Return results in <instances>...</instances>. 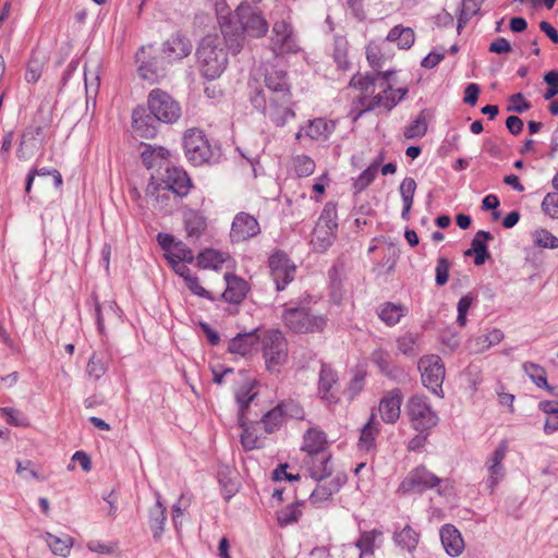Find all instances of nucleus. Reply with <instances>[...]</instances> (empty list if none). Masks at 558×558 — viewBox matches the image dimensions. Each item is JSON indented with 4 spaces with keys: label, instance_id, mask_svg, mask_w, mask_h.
Wrapping results in <instances>:
<instances>
[{
    "label": "nucleus",
    "instance_id": "1",
    "mask_svg": "<svg viewBox=\"0 0 558 558\" xmlns=\"http://www.w3.org/2000/svg\"><path fill=\"white\" fill-rule=\"evenodd\" d=\"M391 71L379 72L375 76H354L351 84L363 95L364 110L384 107L391 110L407 95V88L392 89L389 80Z\"/></svg>",
    "mask_w": 558,
    "mask_h": 558
},
{
    "label": "nucleus",
    "instance_id": "2",
    "mask_svg": "<svg viewBox=\"0 0 558 558\" xmlns=\"http://www.w3.org/2000/svg\"><path fill=\"white\" fill-rule=\"evenodd\" d=\"M218 20L225 38L240 35L259 38L268 32L264 16L248 5H240L232 14H225L223 9H218Z\"/></svg>",
    "mask_w": 558,
    "mask_h": 558
},
{
    "label": "nucleus",
    "instance_id": "3",
    "mask_svg": "<svg viewBox=\"0 0 558 558\" xmlns=\"http://www.w3.org/2000/svg\"><path fill=\"white\" fill-rule=\"evenodd\" d=\"M197 62L206 77L211 80L219 77L228 62L223 39L218 35L204 37L197 49Z\"/></svg>",
    "mask_w": 558,
    "mask_h": 558
},
{
    "label": "nucleus",
    "instance_id": "4",
    "mask_svg": "<svg viewBox=\"0 0 558 558\" xmlns=\"http://www.w3.org/2000/svg\"><path fill=\"white\" fill-rule=\"evenodd\" d=\"M182 146L185 158L193 166L207 165L215 158L209 140L199 129H187L182 136Z\"/></svg>",
    "mask_w": 558,
    "mask_h": 558
},
{
    "label": "nucleus",
    "instance_id": "5",
    "mask_svg": "<svg viewBox=\"0 0 558 558\" xmlns=\"http://www.w3.org/2000/svg\"><path fill=\"white\" fill-rule=\"evenodd\" d=\"M263 355L268 371L278 372L288 360V344L281 331L271 329L260 338Z\"/></svg>",
    "mask_w": 558,
    "mask_h": 558
},
{
    "label": "nucleus",
    "instance_id": "6",
    "mask_svg": "<svg viewBox=\"0 0 558 558\" xmlns=\"http://www.w3.org/2000/svg\"><path fill=\"white\" fill-rule=\"evenodd\" d=\"M282 319L286 327L296 333L318 332L326 326V319L323 316L313 314L306 308H288Z\"/></svg>",
    "mask_w": 558,
    "mask_h": 558
},
{
    "label": "nucleus",
    "instance_id": "7",
    "mask_svg": "<svg viewBox=\"0 0 558 558\" xmlns=\"http://www.w3.org/2000/svg\"><path fill=\"white\" fill-rule=\"evenodd\" d=\"M421 379L428 390L438 397L442 396V383L445 380V365L438 355H424L418 361Z\"/></svg>",
    "mask_w": 558,
    "mask_h": 558
},
{
    "label": "nucleus",
    "instance_id": "8",
    "mask_svg": "<svg viewBox=\"0 0 558 558\" xmlns=\"http://www.w3.org/2000/svg\"><path fill=\"white\" fill-rule=\"evenodd\" d=\"M148 109L156 120L163 123H173L181 116L179 102L161 89H155L149 94Z\"/></svg>",
    "mask_w": 558,
    "mask_h": 558
},
{
    "label": "nucleus",
    "instance_id": "9",
    "mask_svg": "<svg viewBox=\"0 0 558 558\" xmlns=\"http://www.w3.org/2000/svg\"><path fill=\"white\" fill-rule=\"evenodd\" d=\"M407 414L416 429L426 430L437 425L438 416L425 397L414 395L407 401Z\"/></svg>",
    "mask_w": 558,
    "mask_h": 558
},
{
    "label": "nucleus",
    "instance_id": "10",
    "mask_svg": "<svg viewBox=\"0 0 558 558\" xmlns=\"http://www.w3.org/2000/svg\"><path fill=\"white\" fill-rule=\"evenodd\" d=\"M338 228L337 214L332 208H325L316 223L312 236V246L317 252H325L331 246Z\"/></svg>",
    "mask_w": 558,
    "mask_h": 558
},
{
    "label": "nucleus",
    "instance_id": "11",
    "mask_svg": "<svg viewBox=\"0 0 558 558\" xmlns=\"http://www.w3.org/2000/svg\"><path fill=\"white\" fill-rule=\"evenodd\" d=\"M137 73L144 81L157 82L162 74V68L157 59V50L151 46L141 47L136 54Z\"/></svg>",
    "mask_w": 558,
    "mask_h": 558
},
{
    "label": "nucleus",
    "instance_id": "12",
    "mask_svg": "<svg viewBox=\"0 0 558 558\" xmlns=\"http://www.w3.org/2000/svg\"><path fill=\"white\" fill-rule=\"evenodd\" d=\"M317 396L327 405H335L339 402L338 375L333 369L325 366L320 369Z\"/></svg>",
    "mask_w": 558,
    "mask_h": 558
},
{
    "label": "nucleus",
    "instance_id": "13",
    "mask_svg": "<svg viewBox=\"0 0 558 558\" xmlns=\"http://www.w3.org/2000/svg\"><path fill=\"white\" fill-rule=\"evenodd\" d=\"M269 267L278 290H282L293 279L295 266L286 254L280 252L272 254L269 258Z\"/></svg>",
    "mask_w": 558,
    "mask_h": 558
},
{
    "label": "nucleus",
    "instance_id": "14",
    "mask_svg": "<svg viewBox=\"0 0 558 558\" xmlns=\"http://www.w3.org/2000/svg\"><path fill=\"white\" fill-rule=\"evenodd\" d=\"M167 522V508L161 500V496L156 490V504L149 508L147 515V525L151 532V537L155 543H160L163 537Z\"/></svg>",
    "mask_w": 558,
    "mask_h": 558
},
{
    "label": "nucleus",
    "instance_id": "15",
    "mask_svg": "<svg viewBox=\"0 0 558 558\" xmlns=\"http://www.w3.org/2000/svg\"><path fill=\"white\" fill-rule=\"evenodd\" d=\"M403 395L400 389H392L387 392L378 403V413L387 424L396 423L401 414Z\"/></svg>",
    "mask_w": 558,
    "mask_h": 558
},
{
    "label": "nucleus",
    "instance_id": "16",
    "mask_svg": "<svg viewBox=\"0 0 558 558\" xmlns=\"http://www.w3.org/2000/svg\"><path fill=\"white\" fill-rule=\"evenodd\" d=\"M165 187L178 196H185L192 189V181L185 170L168 167L162 177Z\"/></svg>",
    "mask_w": 558,
    "mask_h": 558
},
{
    "label": "nucleus",
    "instance_id": "17",
    "mask_svg": "<svg viewBox=\"0 0 558 558\" xmlns=\"http://www.w3.org/2000/svg\"><path fill=\"white\" fill-rule=\"evenodd\" d=\"M260 338L256 331L239 333L229 341L228 350L236 356H248L257 351Z\"/></svg>",
    "mask_w": 558,
    "mask_h": 558
},
{
    "label": "nucleus",
    "instance_id": "18",
    "mask_svg": "<svg viewBox=\"0 0 558 558\" xmlns=\"http://www.w3.org/2000/svg\"><path fill=\"white\" fill-rule=\"evenodd\" d=\"M259 223L255 217L241 213L232 222L231 236L235 241H245L259 233Z\"/></svg>",
    "mask_w": 558,
    "mask_h": 558
},
{
    "label": "nucleus",
    "instance_id": "19",
    "mask_svg": "<svg viewBox=\"0 0 558 558\" xmlns=\"http://www.w3.org/2000/svg\"><path fill=\"white\" fill-rule=\"evenodd\" d=\"M441 544L446 553L451 557H457L464 549V541L461 532L453 524H445L439 531Z\"/></svg>",
    "mask_w": 558,
    "mask_h": 558
},
{
    "label": "nucleus",
    "instance_id": "20",
    "mask_svg": "<svg viewBox=\"0 0 558 558\" xmlns=\"http://www.w3.org/2000/svg\"><path fill=\"white\" fill-rule=\"evenodd\" d=\"M272 31V43L279 52L284 53L298 51L299 46L289 24L286 22H278L274 25Z\"/></svg>",
    "mask_w": 558,
    "mask_h": 558
},
{
    "label": "nucleus",
    "instance_id": "21",
    "mask_svg": "<svg viewBox=\"0 0 558 558\" xmlns=\"http://www.w3.org/2000/svg\"><path fill=\"white\" fill-rule=\"evenodd\" d=\"M226 290L220 294V296L229 303H240L248 292L247 282L234 275L226 274Z\"/></svg>",
    "mask_w": 558,
    "mask_h": 558
},
{
    "label": "nucleus",
    "instance_id": "22",
    "mask_svg": "<svg viewBox=\"0 0 558 558\" xmlns=\"http://www.w3.org/2000/svg\"><path fill=\"white\" fill-rule=\"evenodd\" d=\"M504 339V333L499 329H492L483 335L471 338L468 341V349L471 353L480 354L494 345H497Z\"/></svg>",
    "mask_w": 558,
    "mask_h": 558
},
{
    "label": "nucleus",
    "instance_id": "23",
    "mask_svg": "<svg viewBox=\"0 0 558 558\" xmlns=\"http://www.w3.org/2000/svg\"><path fill=\"white\" fill-rule=\"evenodd\" d=\"M192 51V45L185 37L175 34L171 36L163 47V52L170 61L181 60Z\"/></svg>",
    "mask_w": 558,
    "mask_h": 558
},
{
    "label": "nucleus",
    "instance_id": "24",
    "mask_svg": "<svg viewBox=\"0 0 558 558\" xmlns=\"http://www.w3.org/2000/svg\"><path fill=\"white\" fill-rule=\"evenodd\" d=\"M132 129L134 133L141 137H153L155 135V126L153 118L143 107H137L132 114Z\"/></svg>",
    "mask_w": 558,
    "mask_h": 558
},
{
    "label": "nucleus",
    "instance_id": "25",
    "mask_svg": "<svg viewBox=\"0 0 558 558\" xmlns=\"http://www.w3.org/2000/svg\"><path fill=\"white\" fill-rule=\"evenodd\" d=\"M405 484L411 487H434L441 484V480L427 469H414L407 477Z\"/></svg>",
    "mask_w": 558,
    "mask_h": 558
},
{
    "label": "nucleus",
    "instance_id": "26",
    "mask_svg": "<svg viewBox=\"0 0 558 558\" xmlns=\"http://www.w3.org/2000/svg\"><path fill=\"white\" fill-rule=\"evenodd\" d=\"M304 500H295L290 505H287L282 509L276 512V520L280 527H286L298 523L301 519L303 512L302 507H304Z\"/></svg>",
    "mask_w": 558,
    "mask_h": 558
},
{
    "label": "nucleus",
    "instance_id": "27",
    "mask_svg": "<svg viewBox=\"0 0 558 558\" xmlns=\"http://www.w3.org/2000/svg\"><path fill=\"white\" fill-rule=\"evenodd\" d=\"M231 258L228 254L218 252L213 248L204 250L197 256V265L203 269L217 270L222 267L223 264L230 263Z\"/></svg>",
    "mask_w": 558,
    "mask_h": 558
},
{
    "label": "nucleus",
    "instance_id": "28",
    "mask_svg": "<svg viewBox=\"0 0 558 558\" xmlns=\"http://www.w3.org/2000/svg\"><path fill=\"white\" fill-rule=\"evenodd\" d=\"M490 239L492 235L489 232L478 231L472 240L471 248L465 251V255H474V263L478 266L483 265L488 257L486 242Z\"/></svg>",
    "mask_w": 558,
    "mask_h": 558
},
{
    "label": "nucleus",
    "instance_id": "29",
    "mask_svg": "<svg viewBox=\"0 0 558 558\" xmlns=\"http://www.w3.org/2000/svg\"><path fill=\"white\" fill-rule=\"evenodd\" d=\"M327 438L324 432L316 428H310L304 435L302 449L310 454H316L324 451L327 448Z\"/></svg>",
    "mask_w": 558,
    "mask_h": 558
},
{
    "label": "nucleus",
    "instance_id": "30",
    "mask_svg": "<svg viewBox=\"0 0 558 558\" xmlns=\"http://www.w3.org/2000/svg\"><path fill=\"white\" fill-rule=\"evenodd\" d=\"M335 123L332 121H326L324 119H314L308 122L305 134L315 141L327 140L328 136L333 132Z\"/></svg>",
    "mask_w": 558,
    "mask_h": 558
},
{
    "label": "nucleus",
    "instance_id": "31",
    "mask_svg": "<svg viewBox=\"0 0 558 558\" xmlns=\"http://www.w3.org/2000/svg\"><path fill=\"white\" fill-rule=\"evenodd\" d=\"M418 533L410 525H405L401 531L393 533V542L402 550L413 551L418 543Z\"/></svg>",
    "mask_w": 558,
    "mask_h": 558
},
{
    "label": "nucleus",
    "instance_id": "32",
    "mask_svg": "<svg viewBox=\"0 0 558 558\" xmlns=\"http://www.w3.org/2000/svg\"><path fill=\"white\" fill-rule=\"evenodd\" d=\"M387 40L396 41L400 49H409L414 44L415 35L412 28L398 25L388 33Z\"/></svg>",
    "mask_w": 558,
    "mask_h": 558
},
{
    "label": "nucleus",
    "instance_id": "33",
    "mask_svg": "<svg viewBox=\"0 0 558 558\" xmlns=\"http://www.w3.org/2000/svg\"><path fill=\"white\" fill-rule=\"evenodd\" d=\"M84 77L87 96L95 98L98 94L100 86L99 64L90 63L88 65H85Z\"/></svg>",
    "mask_w": 558,
    "mask_h": 558
},
{
    "label": "nucleus",
    "instance_id": "34",
    "mask_svg": "<svg viewBox=\"0 0 558 558\" xmlns=\"http://www.w3.org/2000/svg\"><path fill=\"white\" fill-rule=\"evenodd\" d=\"M383 535L380 530L363 531L360 533L355 542V546L360 549V557L373 555L375 550V539Z\"/></svg>",
    "mask_w": 558,
    "mask_h": 558
},
{
    "label": "nucleus",
    "instance_id": "35",
    "mask_svg": "<svg viewBox=\"0 0 558 558\" xmlns=\"http://www.w3.org/2000/svg\"><path fill=\"white\" fill-rule=\"evenodd\" d=\"M45 541L54 555L62 557H66L70 554L73 544V539L69 535L59 537L48 532L45 534Z\"/></svg>",
    "mask_w": 558,
    "mask_h": 558
},
{
    "label": "nucleus",
    "instance_id": "36",
    "mask_svg": "<svg viewBox=\"0 0 558 558\" xmlns=\"http://www.w3.org/2000/svg\"><path fill=\"white\" fill-rule=\"evenodd\" d=\"M46 64V57L43 53H33L31 57L26 71H25V80L27 83L35 84L39 81L44 68Z\"/></svg>",
    "mask_w": 558,
    "mask_h": 558
},
{
    "label": "nucleus",
    "instance_id": "37",
    "mask_svg": "<svg viewBox=\"0 0 558 558\" xmlns=\"http://www.w3.org/2000/svg\"><path fill=\"white\" fill-rule=\"evenodd\" d=\"M416 191V183L412 178H405L400 184V194L403 201L402 217L408 219L411 210L414 195Z\"/></svg>",
    "mask_w": 558,
    "mask_h": 558
},
{
    "label": "nucleus",
    "instance_id": "38",
    "mask_svg": "<svg viewBox=\"0 0 558 558\" xmlns=\"http://www.w3.org/2000/svg\"><path fill=\"white\" fill-rule=\"evenodd\" d=\"M239 424L242 428L241 444L243 448L245 450H253L258 448L259 439L253 430L252 426L243 420L242 414L239 417Z\"/></svg>",
    "mask_w": 558,
    "mask_h": 558
},
{
    "label": "nucleus",
    "instance_id": "39",
    "mask_svg": "<svg viewBox=\"0 0 558 558\" xmlns=\"http://www.w3.org/2000/svg\"><path fill=\"white\" fill-rule=\"evenodd\" d=\"M286 420L283 408L280 404L268 411L263 417V424L267 432L271 433L282 426Z\"/></svg>",
    "mask_w": 558,
    "mask_h": 558
},
{
    "label": "nucleus",
    "instance_id": "40",
    "mask_svg": "<svg viewBox=\"0 0 558 558\" xmlns=\"http://www.w3.org/2000/svg\"><path fill=\"white\" fill-rule=\"evenodd\" d=\"M165 255L170 264H175L177 262H192L194 259L192 251L180 241L172 245L170 252L165 253Z\"/></svg>",
    "mask_w": 558,
    "mask_h": 558
},
{
    "label": "nucleus",
    "instance_id": "41",
    "mask_svg": "<svg viewBox=\"0 0 558 558\" xmlns=\"http://www.w3.org/2000/svg\"><path fill=\"white\" fill-rule=\"evenodd\" d=\"M16 473L25 481L34 478L37 482H43L46 478L32 461H19L16 464Z\"/></svg>",
    "mask_w": 558,
    "mask_h": 558
},
{
    "label": "nucleus",
    "instance_id": "42",
    "mask_svg": "<svg viewBox=\"0 0 558 558\" xmlns=\"http://www.w3.org/2000/svg\"><path fill=\"white\" fill-rule=\"evenodd\" d=\"M525 373L530 377V379L539 388H545L549 391L553 390L551 387L548 386L546 379V372L543 367L537 364L529 363L524 366Z\"/></svg>",
    "mask_w": 558,
    "mask_h": 558
},
{
    "label": "nucleus",
    "instance_id": "43",
    "mask_svg": "<svg viewBox=\"0 0 558 558\" xmlns=\"http://www.w3.org/2000/svg\"><path fill=\"white\" fill-rule=\"evenodd\" d=\"M404 315V308L397 304L388 303L380 311V318L387 325H396L400 322L401 317Z\"/></svg>",
    "mask_w": 558,
    "mask_h": 558
},
{
    "label": "nucleus",
    "instance_id": "44",
    "mask_svg": "<svg viewBox=\"0 0 558 558\" xmlns=\"http://www.w3.org/2000/svg\"><path fill=\"white\" fill-rule=\"evenodd\" d=\"M398 350L407 356H414L417 353V336L404 333L397 339Z\"/></svg>",
    "mask_w": 558,
    "mask_h": 558
},
{
    "label": "nucleus",
    "instance_id": "45",
    "mask_svg": "<svg viewBox=\"0 0 558 558\" xmlns=\"http://www.w3.org/2000/svg\"><path fill=\"white\" fill-rule=\"evenodd\" d=\"M427 132V119L424 112H421L415 120L405 129L407 138L422 137Z\"/></svg>",
    "mask_w": 558,
    "mask_h": 558
},
{
    "label": "nucleus",
    "instance_id": "46",
    "mask_svg": "<svg viewBox=\"0 0 558 558\" xmlns=\"http://www.w3.org/2000/svg\"><path fill=\"white\" fill-rule=\"evenodd\" d=\"M170 156V151L165 147H151L147 146L142 153V158L144 163L150 168L154 166V162L158 159H167Z\"/></svg>",
    "mask_w": 558,
    "mask_h": 558
},
{
    "label": "nucleus",
    "instance_id": "47",
    "mask_svg": "<svg viewBox=\"0 0 558 558\" xmlns=\"http://www.w3.org/2000/svg\"><path fill=\"white\" fill-rule=\"evenodd\" d=\"M293 166L299 177H308L314 173L316 163L315 161L305 155H299L293 159Z\"/></svg>",
    "mask_w": 558,
    "mask_h": 558
},
{
    "label": "nucleus",
    "instance_id": "48",
    "mask_svg": "<svg viewBox=\"0 0 558 558\" xmlns=\"http://www.w3.org/2000/svg\"><path fill=\"white\" fill-rule=\"evenodd\" d=\"M533 242L535 245L543 248H557L558 247V239L548 232L547 230L539 229L533 232L532 234Z\"/></svg>",
    "mask_w": 558,
    "mask_h": 558
},
{
    "label": "nucleus",
    "instance_id": "49",
    "mask_svg": "<svg viewBox=\"0 0 558 558\" xmlns=\"http://www.w3.org/2000/svg\"><path fill=\"white\" fill-rule=\"evenodd\" d=\"M378 166L376 163L366 168L354 181L353 186L356 192L365 190L375 179Z\"/></svg>",
    "mask_w": 558,
    "mask_h": 558
},
{
    "label": "nucleus",
    "instance_id": "50",
    "mask_svg": "<svg viewBox=\"0 0 558 558\" xmlns=\"http://www.w3.org/2000/svg\"><path fill=\"white\" fill-rule=\"evenodd\" d=\"M185 227L190 236H198L205 229V222L197 214L190 213L185 217Z\"/></svg>",
    "mask_w": 558,
    "mask_h": 558
},
{
    "label": "nucleus",
    "instance_id": "51",
    "mask_svg": "<svg viewBox=\"0 0 558 558\" xmlns=\"http://www.w3.org/2000/svg\"><path fill=\"white\" fill-rule=\"evenodd\" d=\"M1 413H2V416L4 417L5 422L10 425L19 426V427H27L28 426L26 416L16 409L4 408L1 410Z\"/></svg>",
    "mask_w": 558,
    "mask_h": 558
},
{
    "label": "nucleus",
    "instance_id": "52",
    "mask_svg": "<svg viewBox=\"0 0 558 558\" xmlns=\"http://www.w3.org/2000/svg\"><path fill=\"white\" fill-rule=\"evenodd\" d=\"M189 290L195 294L196 296L204 298L210 301H214L216 296L214 295L213 291L205 289L197 277H186V280L184 281Z\"/></svg>",
    "mask_w": 558,
    "mask_h": 558
},
{
    "label": "nucleus",
    "instance_id": "53",
    "mask_svg": "<svg viewBox=\"0 0 558 558\" xmlns=\"http://www.w3.org/2000/svg\"><path fill=\"white\" fill-rule=\"evenodd\" d=\"M254 383L251 378H244L241 388L236 391V400L241 408H245L255 397L252 392Z\"/></svg>",
    "mask_w": 558,
    "mask_h": 558
},
{
    "label": "nucleus",
    "instance_id": "54",
    "mask_svg": "<svg viewBox=\"0 0 558 558\" xmlns=\"http://www.w3.org/2000/svg\"><path fill=\"white\" fill-rule=\"evenodd\" d=\"M376 435L377 427L374 424L372 417L371 421L362 429L360 437V446L366 450L373 448Z\"/></svg>",
    "mask_w": 558,
    "mask_h": 558
},
{
    "label": "nucleus",
    "instance_id": "55",
    "mask_svg": "<svg viewBox=\"0 0 558 558\" xmlns=\"http://www.w3.org/2000/svg\"><path fill=\"white\" fill-rule=\"evenodd\" d=\"M507 453V445L501 442L498 448L493 452L489 459V471L492 475H497L501 471V462Z\"/></svg>",
    "mask_w": 558,
    "mask_h": 558
},
{
    "label": "nucleus",
    "instance_id": "56",
    "mask_svg": "<svg viewBox=\"0 0 558 558\" xmlns=\"http://www.w3.org/2000/svg\"><path fill=\"white\" fill-rule=\"evenodd\" d=\"M78 464L83 471L88 472L92 469V459L85 451H76L72 458L71 463L68 465L69 471H73Z\"/></svg>",
    "mask_w": 558,
    "mask_h": 558
},
{
    "label": "nucleus",
    "instance_id": "57",
    "mask_svg": "<svg viewBox=\"0 0 558 558\" xmlns=\"http://www.w3.org/2000/svg\"><path fill=\"white\" fill-rule=\"evenodd\" d=\"M288 469H289L288 464L278 465L272 472V475H271L272 480L275 482L286 481L287 483H290V484L299 481L300 474L293 473V472H288Z\"/></svg>",
    "mask_w": 558,
    "mask_h": 558
},
{
    "label": "nucleus",
    "instance_id": "58",
    "mask_svg": "<svg viewBox=\"0 0 558 558\" xmlns=\"http://www.w3.org/2000/svg\"><path fill=\"white\" fill-rule=\"evenodd\" d=\"M266 84L270 89L275 92H281L287 89V81L284 73L281 71H275L272 73H269L266 76Z\"/></svg>",
    "mask_w": 558,
    "mask_h": 558
},
{
    "label": "nucleus",
    "instance_id": "59",
    "mask_svg": "<svg viewBox=\"0 0 558 558\" xmlns=\"http://www.w3.org/2000/svg\"><path fill=\"white\" fill-rule=\"evenodd\" d=\"M184 498H185V494L181 493L179 500L174 505H172V508H171L172 523H173V527L177 531V533H180L181 527H182L181 517L183 515V511H184V508L182 507Z\"/></svg>",
    "mask_w": 558,
    "mask_h": 558
},
{
    "label": "nucleus",
    "instance_id": "60",
    "mask_svg": "<svg viewBox=\"0 0 558 558\" xmlns=\"http://www.w3.org/2000/svg\"><path fill=\"white\" fill-rule=\"evenodd\" d=\"M543 210L551 218H558V194L548 193L542 203Z\"/></svg>",
    "mask_w": 558,
    "mask_h": 558
},
{
    "label": "nucleus",
    "instance_id": "61",
    "mask_svg": "<svg viewBox=\"0 0 558 558\" xmlns=\"http://www.w3.org/2000/svg\"><path fill=\"white\" fill-rule=\"evenodd\" d=\"M335 490H312L308 500L316 508H323L330 501Z\"/></svg>",
    "mask_w": 558,
    "mask_h": 558
},
{
    "label": "nucleus",
    "instance_id": "62",
    "mask_svg": "<svg viewBox=\"0 0 558 558\" xmlns=\"http://www.w3.org/2000/svg\"><path fill=\"white\" fill-rule=\"evenodd\" d=\"M544 81L548 85V88L544 94V98L551 99L558 94V72L550 71L546 73Z\"/></svg>",
    "mask_w": 558,
    "mask_h": 558
},
{
    "label": "nucleus",
    "instance_id": "63",
    "mask_svg": "<svg viewBox=\"0 0 558 558\" xmlns=\"http://www.w3.org/2000/svg\"><path fill=\"white\" fill-rule=\"evenodd\" d=\"M117 547L116 543H102L98 539H92L87 543L88 550L102 555H109L114 551Z\"/></svg>",
    "mask_w": 558,
    "mask_h": 558
},
{
    "label": "nucleus",
    "instance_id": "64",
    "mask_svg": "<svg viewBox=\"0 0 558 558\" xmlns=\"http://www.w3.org/2000/svg\"><path fill=\"white\" fill-rule=\"evenodd\" d=\"M473 303V298L470 295L462 296L458 302V323L460 326H465L466 314Z\"/></svg>",
    "mask_w": 558,
    "mask_h": 558
}]
</instances>
